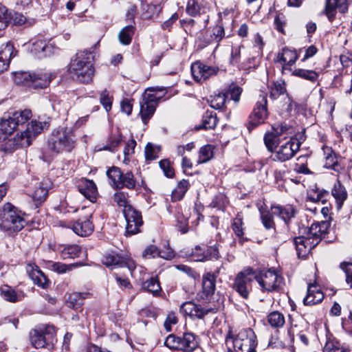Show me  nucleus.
Instances as JSON below:
<instances>
[{"mask_svg": "<svg viewBox=\"0 0 352 352\" xmlns=\"http://www.w3.org/2000/svg\"><path fill=\"white\" fill-rule=\"evenodd\" d=\"M287 128L281 126L280 129H274L272 138L271 135H265V146L272 153L270 158L273 161L285 162L291 159L299 150L302 142L304 140L303 135H300V139L292 138L286 144L280 146L278 150L273 151V148L278 144V136L285 131Z\"/></svg>", "mask_w": 352, "mask_h": 352, "instance_id": "1", "label": "nucleus"}, {"mask_svg": "<svg viewBox=\"0 0 352 352\" xmlns=\"http://www.w3.org/2000/svg\"><path fill=\"white\" fill-rule=\"evenodd\" d=\"M94 54L90 50L80 51L76 54L69 64L68 72L76 80L82 83H89L94 76L92 61Z\"/></svg>", "mask_w": 352, "mask_h": 352, "instance_id": "2", "label": "nucleus"}, {"mask_svg": "<svg viewBox=\"0 0 352 352\" xmlns=\"http://www.w3.org/2000/svg\"><path fill=\"white\" fill-rule=\"evenodd\" d=\"M294 215L295 210L291 206H272L270 210L265 212V239H268L272 245L279 244L280 240L276 234L274 217H279L287 225Z\"/></svg>", "mask_w": 352, "mask_h": 352, "instance_id": "3", "label": "nucleus"}, {"mask_svg": "<svg viewBox=\"0 0 352 352\" xmlns=\"http://www.w3.org/2000/svg\"><path fill=\"white\" fill-rule=\"evenodd\" d=\"M75 145L74 133L71 129L67 127L54 129L47 142L48 148L55 153L70 152Z\"/></svg>", "mask_w": 352, "mask_h": 352, "instance_id": "4", "label": "nucleus"}, {"mask_svg": "<svg viewBox=\"0 0 352 352\" xmlns=\"http://www.w3.org/2000/svg\"><path fill=\"white\" fill-rule=\"evenodd\" d=\"M43 131L42 124L36 120L30 122L25 130L17 133L12 139L8 140L5 144V150L12 152L20 148L29 146L33 139Z\"/></svg>", "mask_w": 352, "mask_h": 352, "instance_id": "5", "label": "nucleus"}, {"mask_svg": "<svg viewBox=\"0 0 352 352\" xmlns=\"http://www.w3.org/2000/svg\"><path fill=\"white\" fill-rule=\"evenodd\" d=\"M231 341L236 352H256V336L250 328L241 329L234 334L230 329L226 336V342Z\"/></svg>", "mask_w": 352, "mask_h": 352, "instance_id": "6", "label": "nucleus"}, {"mask_svg": "<svg viewBox=\"0 0 352 352\" xmlns=\"http://www.w3.org/2000/svg\"><path fill=\"white\" fill-rule=\"evenodd\" d=\"M23 214L10 203L0 210V228L6 231L18 232L26 224Z\"/></svg>", "mask_w": 352, "mask_h": 352, "instance_id": "7", "label": "nucleus"}, {"mask_svg": "<svg viewBox=\"0 0 352 352\" xmlns=\"http://www.w3.org/2000/svg\"><path fill=\"white\" fill-rule=\"evenodd\" d=\"M255 279L262 287L264 288V280L263 278L261 270H254L252 268L248 267L244 268L241 272H239L234 279L233 288L244 298L248 297L250 291V284Z\"/></svg>", "mask_w": 352, "mask_h": 352, "instance_id": "8", "label": "nucleus"}, {"mask_svg": "<svg viewBox=\"0 0 352 352\" xmlns=\"http://www.w3.org/2000/svg\"><path fill=\"white\" fill-rule=\"evenodd\" d=\"M52 80V75L44 72L34 73L18 72L14 74L16 84H23L34 88H45Z\"/></svg>", "mask_w": 352, "mask_h": 352, "instance_id": "9", "label": "nucleus"}, {"mask_svg": "<svg viewBox=\"0 0 352 352\" xmlns=\"http://www.w3.org/2000/svg\"><path fill=\"white\" fill-rule=\"evenodd\" d=\"M123 214L126 221V234L132 235L140 232V228L143 224L141 213L132 206L123 209Z\"/></svg>", "mask_w": 352, "mask_h": 352, "instance_id": "10", "label": "nucleus"}, {"mask_svg": "<svg viewBox=\"0 0 352 352\" xmlns=\"http://www.w3.org/2000/svg\"><path fill=\"white\" fill-rule=\"evenodd\" d=\"M102 263L108 267H126L131 272L135 269V261L129 257L121 256L118 254H109L102 258Z\"/></svg>", "mask_w": 352, "mask_h": 352, "instance_id": "11", "label": "nucleus"}, {"mask_svg": "<svg viewBox=\"0 0 352 352\" xmlns=\"http://www.w3.org/2000/svg\"><path fill=\"white\" fill-rule=\"evenodd\" d=\"M329 226L330 223L328 221L313 223L310 228L303 229L305 232H307L305 236L309 237L310 241L317 245L327 233Z\"/></svg>", "mask_w": 352, "mask_h": 352, "instance_id": "12", "label": "nucleus"}, {"mask_svg": "<svg viewBox=\"0 0 352 352\" xmlns=\"http://www.w3.org/2000/svg\"><path fill=\"white\" fill-rule=\"evenodd\" d=\"M180 311L191 318L202 319L209 313H216L217 309L215 308L203 307L200 305L188 301L181 305Z\"/></svg>", "mask_w": 352, "mask_h": 352, "instance_id": "13", "label": "nucleus"}, {"mask_svg": "<svg viewBox=\"0 0 352 352\" xmlns=\"http://www.w3.org/2000/svg\"><path fill=\"white\" fill-rule=\"evenodd\" d=\"M219 69L216 67L209 66L201 62L192 65L191 72L195 80L202 82L217 74Z\"/></svg>", "mask_w": 352, "mask_h": 352, "instance_id": "14", "label": "nucleus"}, {"mask_svg": "<svg viewBox=\"0 0 352 352\" xmlns=\"http://www.w3.org/2000/svg\"><path fill=\"white\" fill-rule=\"evenodd\" d=\"M199 36V39L202 41L206 45L212 43L217 44L226 37V32L223 27V20L220 19L219 23L214 25L211 30L206 31Z\"/></svg>", "mask_w": 352, "mask_h": 352, "instance_id": "15", "label": "nucleus"}, {"mask_svg": "<svg viewBox=\"0 0 352 352\" xmlns=\"http://www.w3.org/2000/svg\"><path fill=\"white\" fill-rule=\"evenodd\" d=\"M283 283V278L278 269L271 267L265 271V290L278 292Z\"/></svg>", "mask_w": 352, "mask_h": 352, "instance_id": "16", "label": "nucleus"}, {"mask_svg": "<svg viewBox=\"0 0 352 352\" xmlns=\"http://www.w3.org/2000/svg\"><path fill=\"white\" fill-rule=\"evenodd\" d=\"M54 51V43L45 39H38L34 41L31 49V52L39 58L52 54Z\"/></svg>", "mask_w": 352, "mask_h": 352, "instance_id": "17", "label": "nucleus"}, {"mask_svg": "<svg viewBox=\"0 0 352 352\" xmlns=\"http://www.w3.org/2000/svg\"><path fill=\"white\" fill-rule=\"evenodd\" d=\"M348 8L347 0H326L325 12L330 21L335 19L337 10L341 13H345Z\"/></svg>", "mask_w": 352, "mask_h": 352, "instance_id": "18", "label": "nucleus"}, {"mask_svg": "<svg viewBox=\"0 0 352 352\" xmlns=\"http://www.w3.org/2000/svg\"><path fill=\"white\" fill-rule=\"evenodd\" d=\"M263 112H264V96L261 97V100H258L251 114L249 116V122L248 129L251 131L254 127L263 123Z\"/></svg>", "mask_w": 352, "mask_h": 352, "instance_id": "19", "label": "nucleus"}, {"mask_svg": "<svg viewBox=\"0 0 352 352\" xmlns=\"http://www.w3.org/2000/svg\"><path fill=\"white\" fill-rule=\"evenodd\" d=\"M78 191L91 202H95L98 196V190L93 180L83 179L78 185Z\"/></svg>", "mask_w": 352, "mask_h": 352, "instance_id": "20", "label": "nucleus"}, {"mask_svg": "<svg viewBox=\"0 0 352 352\" xmlns=\"http://www.w3.org/2000/svg\"><path fill=\"white\" fill-rule=\"evenodd\" d=\"M294 241L299 258H305L310 253L311 250L316 246L310 241L309 237H305V236L296 237Z\"/></svg>", "mask_w": 352, "mask_h": 352, "instance_id": "21", "label": "nucleus"}, {"mask_svg": "<svg viewBox=\"0 0 352 352\" xmlns=\"http://www.w3.org/2000/svg\"><path fill=\"white\" fill-rule=\"evenodd\" d=\"M324 298V294L316 283L310 284L307 288V294L303 299L305 305H314L320 303Z\"/></svg>", "mask_w": 352, "mask_h": 352, "instance_id": "22", "label": "nucleus"}, {"mask_svg": "<svg viewBox=\"0 0 352 352\" xmlns=\"http://www.w3.org/2000/svg\"><path fill=\"white\" fill-rule=\"evenodd\" d=\"M51 186V182L48 179H44L36 184L35 189L31 196L34 201L41 204L44 201L47 196L49 188Z\"/></svg>", "mask_w": 352, "mask_h": 352, "instance_id": "23", "label": "nucleus"}, {"mask_svg": "<svg viewBox=\"0 0 352 352\" xmlns=\"http://www.w3.org/2000/svg\"><path fill=\"white\" fill-rule=\"evenodd\" d=\"M32 117V111L30 109L16 111L12 113L6 120L9 121L14 131L19 125H23Z\"/></svg>", "mask_w": 352, "mask_h": 352, "instance_id": "24", "label": "nucleus"}, {"mask_svg": "<svg viewBox=\"0 0 352 352\" xmlns=\"http://www.w3.org/2000/svg\"><path fill=\"white\" fill-rule=\"evenodd\" d=\"M297 52L294 50H290L285 47L281 53H278L275 59L276 62L283 63V69H286L287 66L294 65L298 59Z\"/></svg>", "mask_w": 352, "mask_h": 352, "instance_id": "25", "label": "nucleus"}, {"mask_svg": "<svg viewBox=\"0 0 352 352\" xmlns=\"http://www.w3.org/2000/svg\"><path fill=\"white\" fill-rule=\"evenodd\" d=\"M27 272L35 284L43 288L47 286L48 280L38 266L31 264L28 265Z\"/></svg>", "mask_w": 352, "mask_h": 352, "instance_id": "26", "label": "nucleus"}, {"mask_svg": "<svg viewBox=\"0 0 352 352\" xmlns=\"http://www.w3.org/2000/svg\"><path fill=\"white\" fill-rule=\"evenodd\" d=\"M30 340L32 345L36 348L47 347L48 349L52 348V340H49L46 336L43 334L40 330L34 329L30 333Z\"/></svg>", "mask_w": 352, "mask_h": 352, "instance_id": "27", "label": "nucleus"}, {"mask_svg": "<svg viewBox=\"0 0 352 352\" xmlns=\"http://www.w3.org/2000/svg\"><path fill=\"white\" fill-rule=\"evenodd\" d=\"M72 230L79 236H87L92 233L94 225L89 219H80L73 225Z\"/></svg>", "mask_w": 352, "mask_h": 352, "instance_id": "28", "label": "nucleus"}, {"mask_svg": "<svg viewBox=\"0 0 352 352\" xmlns=\"http://www.w3.org/2000/svg\"><path fill=\"white\" fill-rule=\"evenodd\" d=\"M179 349L183 352H192L198 346L195 336L192 333H184L179 336Z\"/></svg>", "mask_w": 352, "mask_h": 352, "instance_id": "29", "label": "nucleus"}, {"mask_svg": "<svg viewBox=\"0 0 352 352\" xmlns=\"http://www.w3.org/2000/svg\"><path fill=\"white\" fill-rule=\"evenodd\" d=\"M91 296L89 292H74L69 295L67 299V305L74 309H80L84 300Z\"/></svg>", "mask_w": 352, "mask_h": 352, "instance_id": "30", "label": "nucleus"}, {"mask_svg": "<svg viewBox=\"0 0 352 352\" xmlns=\"http://www.w3.org/2000/svg\"><path fill=\"white\" fill-rule=\"evenodd\" d=\"M217 276L214 273L207 272L202 277L203 292L206 296L212 295L216 287Z\"/></svg>", "mask_w": 352, "mask_h": 352, "instance_id": "31", "label": "nucleus"}, {"mask_svg": "<svg viewBox=\"0 0 352 352\" xmlns=\"http://www.w3.org/2000/svg\"><path fill=\"white\" fill-rule=\"evenodd\" d=\"M173 252L168 250L166 252L159 250L155 245H151L148 246L142 252V257L144 258H153L161 257L165 259H170L173 257Z\"/></svg>", "mask_w": 352, "mask_h": 352, "instance_id": "32", "label": "nucleus"}, {"mask_svg": "<svg viewBox=\"0 0 352 352\" xmlns=\"http://www.w3.org/2000/svg\"><path fill=\"white\" fill-rule=\"evenodd\" d=\"M82 254V248L75 244L65 245L60 250V256L63 259H74L78 258Z\"/></svg>", "mask_w": 352, "mask_h": 352, "instance_id": "33", "label": "nucleus"}, {"mask_svg": "<svg viewBox=\"0 0 352 352\" xmlns=\"http://www.w3.org/2000/svg\"><path fill=\"white\" fill-rule=\"evenodd\" d=\"M217 113L212 111H206L203 116L202 126H197L195 129L197 130L201 129H213L217 126Z\"/></svg>", "mask_w": 352, "mask_h": 352, "instance_id": "34", "label": "nucleus"}, {"mask_svg": "<svg viewBox=\"0 0 352 352\" xmlns=\"http://www.w3.org/2000/svg\"><path fill=\"white\" fill-rule=\"evenodd\" d=\"M331 194L335 198L337 204V208H341L344 201L347 197V192L345 188L340 184V182H337L332 189Z\"/></svg>", "mask_w": 352, "mask_h": 352, "instance_id": "35", "label": "nucleus"}, {"mask_svg": "<svg viewBox=\"0 0 352 352\" xmlns=\"http://www.w3.org/2000/svg\"><path fill=\"white\" fill-rule=\"evenodd\" d=\"M13 49L12 45L7 43L0 52V73H2L8 67Z\"/></svg>", "mask_w": 352, "mask_h": 352, "instance_id": "36", "label": "nucleus"}, {"mask_svg": "<svg viewBox=\"0 0 352 352\" xmlns=\"http://www.w3.org/2000/svg\"><path fill=\"white\" fill-rule=\"evenodd\" d=\"M190 187V184L188 180L182 179L180 181L176 188L173 190L171 194V199L173 201H177L182 200L187 190Z\"/></svg>", "mask_w": 352, "mask_h": 352, "instance_id": "37", "label": "nucleus"}, {"mask_svg": "<svg viewBox=\"0 0 352 352\" xmlns=\"http://www.w3.org/2000/svg\"><path fill=\"white\" fill-rule=\"evenodd\" d=\"M135 27L133 25H127L123 28L118 34L120 42L124 45L131 43L132 37L135 33Z\"/></svg>", "mask_w": 352, "mask_h": 352, "instance_id": "38", "label": "nucleus"}, {"mask_svg": "<svg viewBox=\"0 0 352 352\" xmlns=\"http://www.w3.org/2000/svg\"><path fill=\"white\" fill-rule=\"evenodd\" d=\"M123 173L118 167L113 166L107 171L108 178L111 181V186L118 188L121 182Z\"/></svg>", "mask_w": 352, "mask_h": 352, "instance_id": "39", "label": "nucleus"}, {"mask_svg": "<svg viewBox=\"0 0 352 352\" xmlns=\"http://www.w3.org/2000/svg\"><path fill=\"white\" fill-rule=\"evenodd\" d=\"M1 296L7 301L16 302L21 300V296L10 286L4 285L1 287Z\"/></svg>", "mask_w": 352, "mask_h": 352, "instance_id": "40", "label": "nucleus"}, {"mask_svg": "<svg viewBox=\"0 0 352 352\" xmlns=\"http://www.w3.org/2000/svg\"><path fill=\"white\" fill-rule=\"evenodd\" d=\"M142 288L153 295H157L161 291L159 280L156 277H151L143 282Z\"/></svg>", "mask_w": 352, "mask_h": 352, "instance_id": "41", "label": "nucleus"}, {"mask_svg": "<svg viewBox=\"0 0 352 352\" xmlns=\"http://www.w3.org/2000/svg\"><path fill=\"white\" fill-rule=\"evenodd\" d=\"M156 107L153 104H148L144 102L141 103L140 106V116L144 124H146L151 118L155 113Z\"/></svg>", "mask_w": 352, "mask_h": 352, "instance_id": "42", "label": "nucleus"}, {"mask_svg": "<svg viewBox=\"0 0 352 352\" xmlns=\"http://www.w3.org/2000/svg\"><path fill=\"white\" fill-rule=\"evenodd\" d=\"M292 75L298 76L311 82H315L318 78V74L314 70L296 69L292 72Z\"/></svg>", "mask_w": 352, "mask_h": 352, "instance_id": "43", "label": "nucleus"}, {"mask_svg": "<svg viewBox=\"0 0 352 352\" xmlns=\"http://www.w3.org/2000/svg\"><path fill=\"white\" fill-rule=\"evenodd\" d=\"M124 187L130 190L135 189L136 187V181L133 173L130 170L122 174V177L118 188Z\"/></svg>", "mask_w": 352, "mask_h": 352, "instance_id": "44", "label": "nucleus"}, {"mask_svg": "<svg viewBox=\"0 0 352 352\" xmlns=\"http://www.w3.org/2000/svg\"><path fill=\"white\" fill-rule=\"evenodd\" d=\"M329 192L324 190H312L307 195V199L312 202H322L324 204L327 201V197Z\"/></svg>", "mask_w": 352, "mask_h": 352, "instance_id": "45", "label": "nucleus"}, {"mask_svg": "<svg viewBox=\"0 0 352 352\" xmlns=\"http://www.w3.org/2000/svg\"><path fill=\"white\" fill-rule=\"evenodd\" d=\"M205 10L206 8L201 6L196 0H188L187 2L186 10L192 16L205 13Z\"/></svg>", "mask_w": 352, "mask_h": 352, "instance_id": "46", "label": "nucleus"}, {"mask_svg": "<svg viewBox=\"0 0 352 352\" xmlns=\"http://www.w3.org/2000/svg\"><path fill=\"white\" fill-rule=\"evenodd\" d=\"M82 265V263H75L67 265L60 262H54L52 264L51 269L57 273L62 274L71 271L77 267L81 266Z\"/></svg>", "mask_w": 352, "mask_h": 352, "instance_id": "47", "label": "nucleus"}, {"mask_svg": "<svg viewBox=\"0 0 352 352\" xmlns=\"http://www.w3.org/2000/svg\"><path fill=\"white\" fill-rule=\"evenodd\" d=\"M267 320L270 324L273 327H281L285 324V318L283 315L278 311H273L267 316Z\"/></svg>", "mask_w": 352, "mask_h": 352, "instance_id": "48", "label": "nucleus"}, {"mask_svg": "<svg viewBox=\"0 0 352 352\" xmlns=\"http://www.w3.org/2000/svg\"><path fill=\"white\" fill-rule=\"evenodd\" d=\"M213 156V151L211 145H205L202 146L199 152L198 164L206 163Z\"/></svg>", "mask_w": 352, "mask_h": 352, "instance_id": "49", "label": "nucleus"}, {"mask_svg": "<svg viewBox=\"0 0 352 352\" xmlns=\"http://www.w3.org/2000/svg\"><path fill=\"white\" fill-rule=\"evenodd\" d=\"M13 126L6 119H2L0 122V142L6 140L13 133Z\"/></svg>", "mask_w": 352, "mask_h": 352, "instance_id": "50", "label": "nucleus"}, {"mask_svg": "<svg viewBox=\"0 0 352 352\" xmlns=\"http://www.w3.org/2000/svg\"><path fill=\"white\" fill-rule=\"evenodd\" d=\"M323 352H349L346 349L340 346V344L334 340L327 338L323 348Z\"/></svg>", "mask_w": 352, "mask_h": 352, "instance_id": "51", "label": "nucleus"}, {"mask_svg": "<svg viewBox=\"0 0 352 352\" xmlns=\"http://www.w3.org/2000/svg\"><path fill=\"white\" fill-rule=\"evenodd\" d=\"M113 201L119 207H123L126 209L128 207H132L128 201V195L124 192L120 191L114 194Z\"/></svg>", "mask_w": 352, "mask_h": 352, "instance_id": "52", "label": "nucleus"}, {"mask_svg": "<svg viewBox=\"0 0 352 352\" xmlns=\"http://www.w3.org/2000/svg\"><path fill=\"white\" fill-rule=\"evenodd\" d=\"M226 96L224 94H219L214 96L209 101L212 108L221 109L225 104Z\"/></svg>", "mask_w": 352, "mask_h": 352, "instance_id": "53", "label": "nucleus"}, {"mask_svg": "<svg viewBox=\"0 0 352 352\" xmlns=\"http://www.w3.org/2000/svg\"><path fill=\"white\" fill-rule=\"evenodd\" d=\"M136 144H137L136 141L133 138H131L127 141V142L126 143L125 147L124 148V158L123 160L124 163H125V164L129 163V157L132 155L134 153V149H135Z\"/></svg>", "mask_w": 352, "mask_h": 352, "instance_id": "54", "label": "nucleus"}, {"mask_svg": "<svg viewBox=\"0 0 352 352\" xmlns=\"http://www.w3.org/2000/svg\"><path fill=\"white\" fill-rule=\"evenodd\" d=\"M179 336H176L174 334H170L165 339L164 345L171 350H179Z\"/></svg>", "mask_w": 352, "mask_h": 352, "instance_id": "55", "label": "nucleus"}, {"mask_svg": "<svg viewBox=\"0 0 352 352\" xmlns=\"http://www.w3.org/2000/svg\"><path fill=\"white\" fill-rule=\"evenodd\" d=\"M232 228L238 237L243 236V221L239 214L233 219Z\"/></svg>", "mask_w": 352, "mask_h": 352, "instance_id": "56", "label": "nucleus"}, {"mask_svg": "<svg viewBox=\"0 0 352 352\" xmlns=\"http://www.w3.org/2000/svg\"><path fill=\"white\" fill-rule=\"evenodd\" d=\"M10 21L8 9L0 3V30L5 29Z\"/></svg>", "mask_w": 352, "mask_h": 352, "instance_id": "57", "label": "nucleus"}, {"mask_svg": "<svg viewBox=\"0 0 352 352\" xmlns=\"http://www.w3.org/2000/svg\"><path fill=\"white\" fill-rule=\"evenodd\" d=\"M340 268L345 272L346 283L352 288V263L343 262L340 263Z\"/></svg>", "mask_w": 352, "mask_h": 352, "instance_id": "58", "label": "nucleus"}, {"mask_svg": "<svg viewBox=\"0 0 352 352\" xmlns=\"http://www.w3.org/2000/svg\"><path fill=\"white\" fill-rule=\"evenodd\" d=\"M285 91L284 86L280 83H274L270 87V97L273 100L276 99L279 96L283 94Z\"/></svg>", "mask_w": 352, "mask_h": 352, "instance_id": "59", "label": "nucleus"}, {"mask_svg": "<svg viewBox=\"0 0 352 352\" xmlns=\"http://www.w3.org/2000/svg\"><path fill=\"white\" fill-rule=\"evenodd\" d=\"M241 93L242 89L240 87L232 85L230 87L227 95L230 96L232 100L237 102L240 100V96Z\"/></svg>", "mask_w": 352, "mask_h": 352, "instance_id": "60", "label": "nucleus"}, {"mask_svg": "<svg viewBox=\"0 0 352 352\" xmlns=\"http://www.w3.org/2000/svg\"><path fill=\"white\" fill-rule=\"evenodd\" d=\"M100 100L105 110L109 111L111 109L112 101L107 90H104L101 92Z\"/></svg>", "mask_w": 352, "mask_h": 352, "instance_id": "61", "label": "nucleus"}, {"mask_svg": "<svg viewBox=\"0 0 352 352\" xmlns=\"http://www.w3.org/2000/svg\"><path fill=\"white\" fill-rule=\"evenodd\" d=\"M160 166L163 170L164 175L167 177H173L174 176V170L170 166V162L167 160H163L160 162Z\"/></svg>", "mask_w": 352, "mask_h": 352, "instance_id": "62", "label": "nucleus"}, {"mask_svg": "<svg viewBox=\"0 0 352 352\" xmlns=\"http://www.w3.org/2000/svg\"><path fill=\"white\" fill-rule=\"evenodd\" d=\"M274 23L276 29L278 32H280L281 33H284L283 27L285 24V16L281 13L276 14L274 17Z\"/></svg>", "mask_w": 352, "mask_h": 352, "instance_id": "63", "label": "nucleus"}, {"mask_svg": "<svg viewBox=\"0 0 352 352\" xmlns=\"http://www.w3.org/2000/svg\"><path fill=\"white\" fill-rule=\"evenodd\" d=\"M144 153L146 160H154L158 157L155 149L151 143L147 144L146 146Z\"/></svg>", "mask_w": 352, "mask_h": 352, "instance_id": "64", "label": "nucleus"}]
</instances>
